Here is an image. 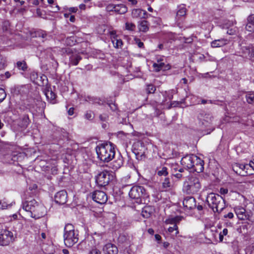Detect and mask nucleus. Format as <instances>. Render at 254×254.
<instances>
[{
    "instance_id": "1",
    "label": "nucleus",
    "mask_w": 254,
    "mask_h": 254,
    "mask_svg": "<svg viewBox=\"0 0 254 254\" xmlns=\"http://www.w3.org/2000/svg\"><path fill=\"white\" fill-rule=\"evenodd\" d=\"M98 158L101 161L108 162L114 157L115 151L113 143H102L96 148Z\"/></svg>"
},
{
    "instance_id": "2",
    "label": "nucleus",
    "mask_w": 254,
    "mask_h": 254,
    "mask_svg": "<svg viewBox=\"0 0 254 254\" xmlns=\"http://www.w3.org/2000/svg\"><path fill=\"white\" fill-rule=\"evenodd\" d=\"M206 201L208 206L214 212H221L225 207V202L223 198L220 195L210 193L207 195Z\"/></svg>"
},
{
    "instance_id": "3",
    "label": "nucleus",
    "mask_w": 254,
    "mask_h": 254,
    "mask_svg": "<svg viewBox=\"0 0 254 254\" xmlns=\"http://www.w3.org/2000/svg\"><path fill=\"white\" fill-rule=\"evenodd\" d=\"M64 243L67 247H71L78 241V234L71 224L65 225L64 229Z\"/></svg>"
},
{
    "instance_id": "4",
    "label": "nucleus",
    "mask_w": 254,
    "mask_h": 254,
    "mask_svg": "<svg viewBox=\"0 0 254 254\" xmlns=\"http://www.w3.org/2000/svg\"><path fill=\"white\" fill-rule=\"evenodd\" d=\"M201 187L199 179L196 177L190 176L184 182L183 190L187 194H194L199 191Z\"/></svg>"
},
{
    "instance_id": "5",
    "label": "nucleus",
    "mask_w": 254,
    "mask_h": 254,
    "mask_svg": "<svg viewBox=\"0 0 254 254\" xmlns=\"http://www.w3.org/2000/svg\"><path fill=\"white\" fill-rule=\"evenodd\" d=\"M114 179L113 172L103 171L98 174L96 178L97 184L101 187H105L109 184L110 182Z\"/></svg>"
},
{
    "instance_id": "6",
    "label": "nucleus",
    "mask_w": 254,
    "mask_h": 254,
    "mask_svg": "<svg viewBox=\"0 0 254 254\" xmlns=\"http://www.w3.org/2000/svg\"><path fill=\"white\" fill-rule=\"evenodd\" d=\"M129 196L132 199L140 200L141 198H147L148 195L143 187L135 186L130 189L129 192Z\"/></svg>"
},
{
    "instance_id": "7",
    "label": "nucleus",
    "mask_w": 254,
    "mask_h": 254,
    "mask_svg": "<svg viewBox=\"0 0 254 254\" xmlns=\"http://www.w3.org/2000/svg\"><path fill=\"white\" fill-rule=\"evenodd\" d=\"M14 241L13 233L6 229L0 231V246H6Z\"/></svg>"
},
{
    "instance_id": "8",
    "label": "nucleus",
    "mask_w": 254,
    "mask_h": 254,
    "mask_svg": "<svg viewBox=\"0 0 254 254\" xmlns=\"http://www.w3.org/2000/svg\"><path fill=\"white\" fill-rule=\"evenodd\" d=\"M196 161V163H197V161L198 162V160H197V156L195 155H187L182 158L181 160V164L188 169L191 170V168L194 167L193 165H192V162Z\"/></svg>"
},
{
    "instance_id": "9",
    "label": "nucleus",
    "mask_w": 254,
    "mask_h": 254,
    "mask_svg": "<svg viewBox=\"0 0 254 254\" xmlns=\"http://www.w3.org/2000/svg\"><path fill=\"white\" fill-rule=\"evenodd\" d=\"M46 212V211L45 206L38 203L31 213V217L35 219H39L44 216Z\"/></svg>"
},
{
    "instance_id": "10",
    "label": "nucleus",
    "mask_w": 254,
    "mask_h": 254,
    "mask_svg": "<svg viewBox=\"0 0 254 254\" xmlns=\"http://www.w3.org/2000/svg\"><path fill=\"white\" fill-rule=\"evenodd\" d=\"M92 199L96 202L104 204L107 201L108 198L106 193L103 191L95 190L92 193Z\"/></svg>"
},
{
    "instance_id": "11",
    "label": "nucleus",
    "mask_w": 254,
    "mask_h": 254,
    "mask_svg": "<svg viewBox=\"0 0 254 254\" xmlns=\"http://www.w3.org/2000/svg\"><path fill=\"white\" fill-rule=\"evenodd\" d=\"M242 56L254 61V48L252 45L244 46L241 48Z\"/></svg>"
},
{
    "instance_id": "12",
    "label": "nucleus",
    "mask_w": 254,
    "mask_h": 254,
    "mask_svg": "<svg viewBox=\"0 0 254 254\" xmlns=\"http://www.w3.org/2000/svg\"><path fill=\"white\" fill-rule=\"evenodd\" d=\"M67 54H72L69 57L70 65H76L78 64L79 62L82 59L81 57L78 54H73L72 49L70 48H66L63 49Z\"/></svg>"
},
{
    "instance_id": "13",
    "label": "nucleus",
    "mask_w": 254,
    "mask_h": 254,
    "mask_svg": "<svg viewBox=\"0 0 254 254\" xmlns=\"http://www.w3.org/2000/svg\"><path fill=\"white\" fill-rule=\"evenodd\" d=\"M132 150L136 156H142L144 155L146 148L143 142L137 141L133 144Z\"/></svg>"
},
{
    "instance_id": "14",
    "label": "nucleus",
    "mask_w": 254,
    "mask_h": 254,
    "mask_svg": "<svg viewBox=\"0 0 254 254\" xmlns=\"http://www.w3.org/2000/svg\"><path fill=\"white\" fill-rule=\"evenodd\" d=\"M67 194L64 190L58 192L55 195V200L57 203L60 205L65 204L67 201Z\"/></svg>"
},
{
    "instance_id": "15",
    "label": "nucleus",
    "mask_w": 254,
    "mask_h": 254,
    "mask_svg": "<svg viewBox=\"0 0 254 254\" xmlns=\"http://www.w3.org/2000/svg\"><path fill=\"white\" fill-rule=\"evenodd\" d=\"M183 203L184 207L188 210L193 209L196 207L195 199L191 196H187L185 198Z\"/></svg>"
},
{
    "instance_id": "16",
    "label": "nucleus",
    "mask_w": 254,
    "mask_h": 254,
    "mask_svg": "<svg viewBox=\"0 0 254 254\" xmlns=\"http://www.w3.org/2000/svg\"><path fill=\"white\" fill-rule=\"evenodd\" d=\"M197 160H198L197 163L196 161L192 162V165H193L194 167L191 168L190 171L196 172L199 173L202 172L204 170V161L197 156Z\"/></svg>"
},
{
    "instance_id": "17",
    "label": "nucleus",
    "mask_w": 254,
    "mask_h": 254,
    "mask_svg": "<svg viewBox=\"0 0 254 254\" xmlns=\"http://www.w3.org/2000/svg\"><path fill=\"white\" fill-rule=\"evenodd\" d=\"M38 202L35 200H27L23 203V208L26 211L32 212Z\"/></svg>"
},
{
    "instance_id": "18",
    "label": "nucleus",
    "mask_w": 254,
    "mask_h": 254,
    "mask_svg": "<svg viewBox=\"0 0 254 254\" xmlns=\"http://www.w3.org/2000/svg\"><path fill=\"white\" fill-rule=\"evenodd\" d=\"M229 42L227 39L221 38L215 40L211 42V46L212 48H218L227 45Z\"/></svg>"
},
{
    "instance_id": "19",
    "label": "nucleus",
    "mask_w": 254,
    "mask_h": 254,
    "mask_svg": "<svg viewBox=\"0 0 254 254\" xmlns=\"http://www.w3.org/2000/svg\"><path fill=\"white\" fill-rule=\"evenodd\" d=\"M233 171L237 174L242 176H245V166L244 164L235 163L232 165Z\"/></svg>"
},
{
    "instance_id": "20",
    "label": "nucleus",
    "mask_w": 254,
    "mask_h": 254,
    "mask_svg": "<svg viewBox=\"0 0 254 254\" xmlns=\"http://www.w3.org/2000/svg\"><path fill=\"white\" fill-rule=\"evenodd\" d=\"M235 213L238 218L240 220H247L249 219V216L246 213V210L243 207L236 208L235 209Z\"/></svg>"
},
{
    "instance_id": "21",
    "label": "nucleus",
    "mask_w": 254,
    "mask_h": 254,
    "mask_svg": "<svg viewBox=\"0 0 254 254\" xmlns=\"http://www.w3.org/2000/svg\"><path fill=\"white\" fill-rule=\"evenodd\" d=\"M213 119V117L210 114H201L200 120L201 122L202 125L207 127L208 124H210Z\"/></svg>"
},
{
    "instance_id": "22",
    "label": "nucleus",
    "mask_w": 254,
    "mask_h": 254,
    "mask_svg": "<svg viewBox=\"0 0 254 254\" xmlns=\"http://www.w3.org/2000/svg\"><path fill=\"white\" fill-rule=\"evenodd\" d=\"M104 250L108 254H117L118 252L117 247L111 243L106 244L104 248Z\"/></svg>"
},
{
    "instance_id": "23",
    "label": "nucleus",
    "mask_w": 254,
    "mask_h": 254,
    "mask_svg": "<svg viewBox=\"0 0 254 254\" xmlns=\"http://www.w3.org/2000/svg\"><path fill=\"white\" fill-rule=\"evenodd\" d=\"M147 12L141 9H134L132 11V16L134 18H145Z\"/></svg>"
},
{
    "instance_id": "24",
    "label": "nucleus",
    "mask_w": 254,
    "mask_h": 254,
    "mask_svg": "<svg viewBox=\"0 0 254 254\" xmlns=\"http://www.w3.org/2000/svg\"><path fill=\"white\" fill-rule=\"evenodd\" d=\"M31 36L32 37H41L43 39V41H44L45 40L47 39V37L48 35L45 31L42 30H38L33 32H32Z\"/></svg>"
},
{
    "instance_id": "25",
    "label": "nucleus",
    "mask_w": 254,
    "mask_h": 254,
    "mask_svg": "<svg viewBox=\"0 0 254 254\" xmlns=\"http://www.w3.org/2000/svg\"><path fill=\"white\" fill-rule=\"evenodd\" d=\"M153 66L156 71H159L161 70H166L170 68V66L169 65H165L164 63L159 61H158L157 63H154Z\"/></svg>"
},
{
    "instance_id": "26",
    "label": "nucleus",
    "mask_w": 254,
    "mask_h": 254,
    "mask_svg": "<svg viewBox=\"0 0 254 254\" xmlns=\"http://www.w3.org/2000/svg\"><path fill=\"white\" fill-rule=\"evenodd\" d=\"M244 165L245 175H251L254 174V165L253 164L251 161L249 164H244Z\"/></svg>"
},
{
    "instance_id": "27",
    "label": "nucleus",
    "mask_w": 254,
    "mask_h": 254,
    "mask_svg": "<svg viewBox=\"0 0 254 254\" xmlns=\"http://www.w3.org/2000/svg\"><path fill=\"white\" fill-rule=\"evenodd\" d=\"M183 218V217L180 216H177L174 217L169 218L165 220V223L167 224H175L177 225Z\"/></svg>"
},
{
    "instance_id": "28",
    "label": "nucleus",
    "mask_w": 254,
    "mask_h": 254,
    "mask_svg": "<svg viewBox=\"0 0 254 254\" xmlns=\"http://www.w3.org/2000/svg\"><path fill=\"white\" fill-rule=\"evenodd\" d=\"M149 23L146 20H141L138 23V29L139 31L146 32L149 30Z\"/></svg>"
},
{
    "instance_id": "29",
    "label": "nucleus",
    "mask_w": 254,
    "mask_h": 254,
    "mask_svg": "<svg viewBox=\"0 0 254 254\" xmlns=\"http://www.w3.org/2000/svg\"><path fill=\"white\" fill-rule=\"evenodd\" d=\"M123 165V160L121 158H119L110 164V168L113 170L116 171L121 168Z\"/></svg>"
},
{
    "instance_id": "30",
    "label": "nucleus",
    "mask_w": 254,
    "mask_h": 254,
    "mask_svg": "<svg viewBox=\"0 0 254 254\" xmlns=\"http://www.w3.org/2000/svg\"><path fill=\"white\" fill-rule=\"evenodd\" d=\"M45 94L48 100H50L53 103H54V102L53 101L56 98V95L55 93H54L52 90L47 89L45 91Z\"/></svg>"
},
{
    "instance_id": "31",
    "label": "nucleus",
    "mask_w": 254,
    "mask_h": 254,
    "mask_svg": "<svg viewBox=\"0 0 254 254\" xmlns=\"http://www.w3.org/2000/svg\"><path fill=\"white\" fill-rule=\"evenodd\" d=\"M111 39L114 47L116 48H121L123 45V42L121 39H118L116 36L112 37Z\"/></svg>"
},
{
    "instance_id": "32",
    "label": "nucleus",
    "mask_w": 254,
    "mask_h": 254,
    "mask_svg": "<svg viewBox=\"0 0 254 254\" xmlns=\"http://www.w3.org/2000/svg\"><path fill=\"white\" fill-rule=\"evenodd\" d=\"M151 213V208L149 206L145 207L142 211V215L144 218H149Z\"/></svg>"
},
{
    "instance_id": "33",
    "label": "nucleus",
    "mask_w": 254,
    "mask_h": 254,
    "mask_svg": "<svg viewBox=\"0 0 254 254\" xmlns=\"http://www.w3.org/2000/svg\"><path fill=\"white\" fill-rule=\"evenodd\" d=\"M162 186L164 189L167 190L172 187L173 184L170 182L169 178H166L163 182Z\"/></svg>"
},
{
    "instance_id": "34",
    "label": "nucleus",
    "mask_w": 254,
    "mask_h": 254,
    "mask_svg": "<svg viewBox=\"0 0 254 254\" xmlns=\"http://www.w3.org/2000/svg\"><path fill=\"white\" fill-rule=\"evenodd\" d=\"M247 102L249 104H254V93H247L245 96Z\"/></svg>"
},
{
    "instance_id": "35",
    "label": "nucleus",
    "mask_w": 254,
    "mask_h": 254,
    "mask_svg": "<svg viewBox=\"0 0 254 254\" xmlns=\"http://www.w3.org/2000/svg\"><path fill=\"white\" fill-rule=\"evenodd\" d=\"M16 65L19 69L22 70L23 71L26 70L27 68L26 64L24 61L18 62L16 64Z\"/></svg>"
},
{
    "instance_id": "36",
    "label": "nucleus",
    "mask_w": 254,
    "mask_h": 254,
    "mask_svg": "<svg viewBox=\"0 0 254 254\" xmlns=\"http://www.w3.org/2000/svg\"><path fill=\"white\" fill-rule=\"evenodd\" d=\"M12 205V203L7 204L4 200H0V209L3 210L9 208Z\"/></svg>"
},
{
    "instance_id": "37",
    "label": "nucleus",
    "mask_w": 254,
    "mask_h": 254,
    "mask_svg": "<svg viewBox=\"0 0 254 254\" xmlns=\"http://www.w3.org/2000/svg\"><path fill=\"white\" fill-rule=\"evenodd\" d=\"M125 28L127 30L134 31L135 29V25L131 22H127L125 24Z\"/></svg>"
},
{
    "instance_id": "38",
    "label": "nucleus",
    "mask_w": 254,
    "mask_h": 254,
    "mask_svg": "<svg viewBox=\"0 0 254 254\" xmlns=\"http://www.w3.org/2000/svg\"><path fill=\"white\" fill-rule=\"evenodd\" d=\"M156 87L153 84H148L146 87V92L148 94L154 93L156 90Z\"/></svg>"
},
{
    "instance_id": "39",
    "label": "nucleus",
    "mask_w": 254,
    "mask_h": 254,
    "mask_svg": "<svg viewBox=\"0 0 254 254\" xmlns=\"http://www.w3.org/2000/svg\"><path fill=\"white\" fill-rule=\"evenodd\" d=\"M186 8L184 6H181L179 9L177 11V15L178 16H183L186 15Z\"/></svg>"
},
{
    "instance_id": "40",
    "label": "nucleus",
    "mask_w": 254,
    "mask_h": 254,
    "mask_svg": "<svg viewBox=\"0 0 254 254\" xmlns=\"http://www.w3.org/2000/svg\"><path fill=\"white\" fill-rule=\"evenodd\" d=\"M168 231L170 233H172L174 231H175V236H177V235L179 234L178 227L177 225L175 224L172 227H170L168 229Z\"/></svg>"
},
{
    "instance_id": "41",
    "label": "nucleus",
    "mask_w": 254,
    "mask_h": 254,
    "mask_svg": "<svg viewBox=\"0 0 254 254\" xmlns=\"http://www.w3.org/2000/svg\"><path fill=\"white\" fill-rule=\"evenodd\" d=\"M157 174L160 176H167L168 175L167 168L165 167H162L161 170L158 171Z\"/></svg>"
},
{
    "instance_id": "42",
    "label": "nucleus",
    "mask_w": 254,
    "mask_h": 254,
    "mask_svg": "<svg viewBox=\"0 0 254 254\" xmlns=\"http://www.w3.org/2000/svg\"><path fill=\"white\" fill-rule=\"evenodd\" d=\"M22 122H23V123L22 124V126L23 127H26L28 126V125L29 124V119L28 116L24 115L23 117Z\"/></svg>"
},
{
    "instance_id": "43",
    "label": "nucleus",
    "mask_w": 254,
    "mask_h": 254,
    "mask_svg": "<svg viewBox=\"0 0 254 254\" xmlns=\"http://www.w3.org/2000/svg\"><path fill=\"white\" fill-rule=\"evenodd\" d=\"M6 63L5 59L0 56V70L3 69L6 66Z\"/></svg>"
},
{
    "instance_id": "44",
    "label": "nucleus",
    "mask_w": 254,
    "mask_h": 254,
    "mask_svg": "<svg viewBox=\"0 0 254 254\" xmlns=\"http://www.w3.org/2000/svg\"><path fill=\"white\" fill-rule=\"evenodd\" d=\"M6 94L5 91L1 88H0V103L6 97Z\"/></svg>"
},
{
    "instance_id": "45",
    "label": "nucleus",
    "mask_w": 254,
    "mask_h": 254,
    "mask_svg": "<svg viewBox=\"0 0 254 254\" xmlns=\"http://www.w3.org/2000/svg\"><path fill=\"white\" fill-rule=\"evenodd\" d=\"M85 117L88 120H92L94 118V114L91 111H87L85 114Z\"/></svg>"
},
{
    "instance_id": "46",
    "label": "nucleus",
    "mask_w": 254,
    "mask_h": 254,
    "mask_svg": "<svg viewBox=\"0 0 254 254\" xmlns=\"http://www.w3.org/2000/svg\"><path fill=\"white\" fill-rule=\"evenodd\" d=\"M127 240V238L125 235H120L118 238L119 243H124Z\"/></svg>"
},
{
    "instance_id": "47",
    "label": "nucleus",
    "mask_w": 254,
    "mask_h": 254,
    "mask_svg": "<svg viewBox=\"0 0 254 254\" xmlns=\"http://www.w3.org/2000/svg\"><path fill=\"white\" fill-rule=\"evenodd\" d=\"M127 11V8L126 6L123 4L122 6H121V7L120 8V9H118L117 10V12H118L120 14H123L125 13Z\"/></svg>"
},
{
    "instance_id": "48",
    "label": "nucleus",
    "mask_w": 254,
    "mask_h": 254,
    "mask_svg": "<svg viewBox=\"0 0 254 254\" xmlns=\"http://www.w3.org/2000/svg\"><path fill=\"white\" fill-rule=\"evenodd\" d=\"M248 22L249 23L252 24V25H254V14H251L248 17Z\"/></svg>"
},
{
    "instance_id": "49",
    "label": "nucleus",
    "mask_w": 254,
    "mask_h": 254,
    "mask_svg": "<svg viewBox=\"0 0 254 254\" xmlns=\"http://www.w3.org/2000/svg\"><path fill=\"white\" fill-rule=\"evenodd\" d=\"M9 22L8 21H4L2 24V29L3 31H7L9 27Z\"/></svg>"
},
{
    "instance_id": "50",
    "label": "nucleus",
    "mask_w": 254,
    "mask_h": 254,
    "mask_svg": "<svg viewBox=\"0 0 254 254\" xmlns=\"http://www.w3.org/2000/svg\"><path fill=\"white\" fill-rule=\"evenodd\" d=\"M65 42L67 44L69 45L74 44V37H70L69 38H67Z\"/></svg>"
},
{
    "instance_id": "51",
    "label": "nucleus",
    "mask_w": 254,
    "mask_h": 254,
    "mask_svg": "<svg viewBox=\"0 0 254 254\" xmlns=\"http://www.w3.org/2000/svg\"><path fill=\"white\" fill-rule=\"evenodd\" d=\"M254 25H252V24L248 23V24L246 26V29L250 32H252L253 30H254Z\"/></svg>"
},
{
    "instance_id": "52",
    "label": "nucleus",
    "mask_w": 254,
    "mask_h": 254,
    "mask_svg": "<svg viewBox=\"0 0 254 254\" xmlns=\"http://www.w3.org/2000/svg\"><path fill=\"white\" fill-rule=\"evenodd\" d=\"M10 76H11V74H10V73L8 71H6L4 75L2 74V75H0L1 79L2 80H4V77H5V79H7V78H9Z\"/></svg>"
},
{
    "instance_id": "53",
    "label": "nucleus",
    "mask_w": 254,
    "mask_h": 254,
    "mask_svg": "<svg viewBox=\"0 0 254 254\" xmlns=\"http://www.w3.org/2000/svg\"><path fill=\"white\" fill-rule=\"evenodd\" d=\"M89 254H101L100 252L96 248L92 249Z\"/></svg>"
},
{
    "instance_id": "54",
    "label": "nucleus",
    "mask_w": 254,
    "mask_h": 254,
    "mask_svg": "<svg viewBox=\"0 0 254 254\" xmlns=\"http://www.w3.org/2000/svg\"><path fill=\"white\" fill-rule=\"evenodd\" d=\"M161 22V19L158 17L153 18V23L156 25H159Z\"/></svg>"
},
{
    "instance_id": "55",
    "label": "nucleus",
    "mask_w": 254,
    "mask_h": 254,
    "mask_svg": "<svg viewBox=\"0 0 254 254\" xmlns=\"http://www.w3.org/2000/svg\"><path fill=\"white\" fill-rule=\"evenodd\" d=\"M228 192V190L226 189L221 188L220 190V192L221 194H225L227 193Z\"/></svg>"
},
{
    "instance_id": "56",
    "label": "nucleus",
    "mask_w": 254,
    "mask_h": 254,
    "mask_svg": "<svg viewBox=\"0 0 254 254\" xmlns=\"http://www.w3.org/2000/svg\"><path fill=\"white\" fill-rule=\"evenodd\" d=\"M224 217L232 219L234 217V214L232 212H229L227 214L225 215Z\"/></svg>"
},
{
    "instance_id": "57",
    "label": "nucleus",
    "mask_w": 254,
    "mask_h": 254,
    "mask_svg": "<svg viewBox=\"0 0 254 254\" xmlns=\"http://www.w3.org/2000/svg\"><path fill=\"white\" fill-rule=\"evenodd\" d=\"M136 43L139 48H142L143 47V46H144L143 43L141 42L139 40H137L136 41Z\"/></svg>"
},
{
    "instance_id": "58",
    "label": "nucleus",
    "mask_w": 254,
    "mask_h": 254,
    "mask_svg": "<svg viewBox=\"0 0 254 254\" xmlns=\"http://www.w3.org/2000/svg\"><path fill=\"white\" fill-rule=\"evenodd\" d=\"M201 103L202 104H205L206 103H210V104H212L213 103V102L212 100H204V99H202L201 100Z\"/></svg>"
},
{
    "instance_id": "59",
    "label": "nucleus",
    "mask_w": 254,
    "mask_h": 254,
    "mask_svg": "<svg viewBox=\"0 0 254 254\" xmlns=\"http://www.w3.org/2000/svg\"><path fill=\"white\" fill-rule=\"evenodd\" d=\"M123 4H117V5H115L114 6H113V9H114V10L115 11V12H117V8L118 9H120V8L121 7V6H122Z\"/></svg>"
},
{
    "instance_id": "60",
    "label": "nucleus",
    "mask_w": 254,
    "mask_h": 254,
    "mask_svg": "<svg viewBox=\"0 0 254 254\" xmlns=\"http://www.w3.org/2000/svg\"><path fill=\"white\" fill-rule=\"evenodd\" d=\"M109 106L113 111H115L117 109V107L114 104H109Z\"/></svg>"
},
{
    "instance_id": "61",
    "label": "nucleus",
    "mask_w": 254,
    "mask_h": 254,
    "mask_svg": "<svg viewBox=\"0 0 254 254\" xmlns=\"http://www.w3.org/2000/svg\"><path fill=\"white\" fill-rule=\"evenodd\" d=\"M100 118L102 121H106L107 118V116L106 115H101L100 116Z\"/></svg>"
},
{
    "instance_id": "62",
    "label": "nucleus",
    "mask_w": 254,
    "mask_h": 254,
    "mask_svg": "<svg viewBox=\"0 0 254 254\" xmlns=\"http://www.w3.org/2000/svg\"><path fill=\"white\" fill-rule=\"evenodd\" d=\"M193 41V39L191 38H185V43H191Z\"/></svg>"
},
{
    "instance_id": "63",
    "label": "nucleus",
    "mask_w": 254,
    "mask_h": 254,
    "mask_svg": "<svg viewBox=\"0 0 254 254\" xmlns=\"http://www.w3.org/2000/svg\"><path fill=\"white\" fill-rule=\"evenodd\" d=\"M73 111H74V108H69V109L68 110V114L69 116H71L73 114Z\"/></svg>"
},
{
    "instance_id": "64",
    "label": "nucleus",
    "mask_w": 254,
    "mask_h": 254,
    "mask_svg": "<svg viewBox=\"0 0 254 254\" xmlns=\"http://www.w3.org/2000/svg\"><path fill=\"white\" fill-rule=\"evenodd\" d=\"M220 233H222V234L224 236H226L227 235V234H228V230L226 228H225L223 230L222 232H221Z\"/></svg>"
}]
</instances>
